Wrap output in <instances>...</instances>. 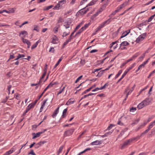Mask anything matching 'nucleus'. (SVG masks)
I'll use <instances>...</instances> for the list:
<instances>
[{
  "mask_svg": "<svg viewBox=\"0 0 155 155\" xmlns=\"http://www.w3.org/2000/svg\"><path fill=\"white\" fill-rule=\"evenodd\" d=\"M140 54L139 53H137L135 54L131 58L127 60L126 61L123 63L122 65L120 66L121 68L123 67L128 62L132 61L133 59H135Z\"/></svg>",
  "mask_w": 155,
  "mask_h": 155,
  "instance_id": "obj_1",
  "label": "nucleus"
},
{
  "mask_svg": "<svg viewBox=\"0 0 155 155\" xmlns=\"http://www.w3.org/2000/svg\"><path fill=\"white\" fill-rule=\"evenodd\" d=\"M132 143V140H131L130 139L127 140L125 141L124 143L121 145V149H124V148H126L127 146L130 145Z\"/></svg>",
  "mask_w": 155,
  "mask_h": 155,
  "instance_id": "obj_2",
  "label": "nucleus"
},
{
  "mask_svg": "<svg viewBox=\"0 0 155 155\" xmlns=\"http://www.w3.org/2000/svg\"><path fill=\"white\" fill-rule=\"evenodd\" d=\"M74 131V129H71L65 131L64 136V137L71 135Z\"/></svg>",
  "mask_w": 155,
  "mask_h": 155,
  "instance_id": "obj_3",
  "label": "nucleus"
},
{
  "mask_svg": "<svg viewBox=\"0 0 155 155\" xmlns=\"http://www.w3.org/2000/svg\"><path fill=\"white\" fill-rule=\"evenodd\" d=\"M43 133H44V132H42V131H41L37 133L36 134L35 133H32V135L33 136L32 139H34L37 137H39L40 136V134Z\"/></svg>",
  "mask_w": 155,
  "mask_h": 155,
  "instance_id": "obj_4",
  "label": "nucleus"
},
{
  "mask_svg": "<svg viewBox=\"0 0 155 155\" xmlns=\"http://www.w3.org/2000/svg\"><path fill=\"white\" fill-rule=\"evenodd\" d=\"M22 39L23 42L27 44L28 45L27 48H29L30 47L31 45L30 42L28 40L25 39L23 38H22Z\"/></svg>",
  "mask_w": 155,
  "mask_h": 155,
  "instance_id": "obj_5",
  "label": "nucleus"
},
{
  "mask_svg": "<svg viewBox=\"0 0 155 155\" xmlns=\"http://www.w3.org/2000/svg\"><path fill=\"white\" fill-rule=\"evenodd\" d=\"M130 30L129 29L127 31H126L124 32H123L122 34L120 39L128 35L130 32Z\"/></svg>",
  "mask_w": 155,
  "mask_h": 155,
  "instance_id": "obj_6",
  "label": "nucleus"
},
{
  "mask_svg": "<svg viewBox=\"0 0 155 155\" xmlns=\"http://www.w3.org/2000/svg\"><path fill=\"white\" fill-rule=\"evenodd\" d=\"M58 38L55 35H54L52 38V41L51 42L53 44H55L58 43Z\"/></svg>",
  "mask_w": 155,
  "mask_h": 155,
  "instance_id": "obj_7",
  "label": "nucleus"
},
{
  "mask_svg": "<svg viewBox=\"0 0 155 155\" xmlns=\"http://www.w3.org/2000/svg\"><path fill=\"white\" fill-rule=\"evenodd\" d=\"M102 143V141L101 140L99 141L97 140L92 142L91 143L92 145H100Z\"/></svg>",
  "mask_w": 155,
  "mask_h": 155,
  "instance_id": "obj_8",
  "label": "nucleus"
},
{
  "mask_svg": "<svg viewBox=\"0 0 155 155\" xmlns=\"http://www.w3.org/2000/svg\"><path fill=\"white\" fill-rule=\"evenodd\" d=\"M85 8H84L82 9H81L77 13V14L79 13L80 14H81V15L85 14L87 12V10H86L85 9Z\"/></svg>",
  "mask_w": 155,
  "mask_h": 155,
  "instance_id": "obj_9",
  "label": "nucleus"
},
{
  "mask_svg": "<svg viewBox=\"0 0 155 155\" xmlns=\"http://www.w3.org/2000/svg\"><path fill=\"white\" fill-rule=\"evenodd\" d=\"M59 107L54 110L52 115L53 118H54V117L56 116L59 112Z\"/></svg>",
  "mask_w": 155,
  "mask_h": 155,
  "instance_id": "obj_10",
  "label": "nucleus"
},
{
  "mask_svg": "<svg viewBox=\"0 0 155 155\" xmlns=\"http://www.w3.org/2000/svg\"><path fill=\"white\" fill-rule=\"evenodd\" d=\"M48 99L44 100L43 101V103L42 104L41 107L40 108V112H41L42 111V110L45 106V104L48 101Z\"/></svg>",
  "mask_w": 155,
  "mask_h": 155,
  "instance_id": "obj_11",
  "label": "nucleus"
},
{
  "mask_svg": "<svg viewBox=\"0 0 155 155\" xmlns=\"http://www.w3.org/2000/svg\"><path fill=\"white\" fill-rule=\"evenodd\" d=\"M95 86V85H93L92 86L90 87L89 88L87 89L84 92H83L82 94V95H83L84 94H86L87 92L90 91L93 87Z\"/></svg>",
  "mask_w": 155,
  "mask_h": 155,
  "instance_id": "obj_12",
  "label": "nucleus"
},
{
  "mask_svg": "<svg viewBox=\"0 0 155 155\" xmlns=\"http://www.w3.org/2000/svg\"><path fill=\"white\" fill-rule=\"evenodd\" d=\"M144 104V105L145 106L148 105L149 104L150 101L148 99H146L142 101Z\"/></svg>",
  "mask_w": 155,
  "mask_h": 155,
  "instance_id": "obj_13",
  "label": "nucleus"
},
{
  "mask_svg": "<svg viewBox=\"0 0 155 155\" xmlns=\"http://www.w3.org/2000/svg\"><path fill=\"white\" fill-rule=\"evenodd\" d=\"M67 111V109L66 108L64 109L62 115L61 116V118H64L66 117V114Z\"/></svg>",
  "mask_w": 155,
  "mask_h": 155,
  "instance_id": "obj_14",
  "label": "nucleus"
},
{
  "mask_svg": "<svg viewBox=\"0 0 155 155\" xmlns=\"http://www.w3.org/2000/svg\"><path fill=\"white\" fill-rule=\"evenodd\" d=\"M13 149V148H11L10 150H9L7 151L4 154V155H9V154H11L12 153V152L14 151Z\"/></svg>",
  "mask_w": 155,
  "mask_h": 155,
  "instance_id": "obj_15",
  "label": "nucleus"
},
{
  "mask_svg": "<svg viewBox=\"0 0 155 155\" xmlns=\"http://www.w3.org/2000/svg\"><path fill=\"white\" fill-rule=\"evenodd\" d=\"M145 106L144 105V104L142 102L137 105V108L138 109H141Z\"/></svg>",
  "mask_w": 155,
  "mask_h": 155,
  "instance_id": "obj_16",
  "label": "nucleus"
},
{
  "mask_svg": "<svg viewBox=\"0 0 155 155\" xmlns=\"http://www.w3.org/2000/svg\"><path fill=\"white\" fill-rule=\"evenodd\" d=\"M129 45V44L127 41H124L122 42L120 44V46L121 47L122 46H126Z\"/></svg>",
  "mask_w": 155,
  "mask_h": 155,
  "instance_id": "obj_17",
  "label": "nucleus"
},
{
  "mask_svg": "<svg viewBox=\"0 0 155 155\" xmlns=\"http://www.w3.org/2000/svg\"><path fill=\"white\" fill-rule=\"evenodd\" d=\"M34 106L32 103H31L27 106L26 109L29 111L31 109L33 108Z\"/></svg>",
  "mask_w": 155,
  "mask_h": 155,
  "instance_id": "obj_18",
  "label": "nucleus"
},
{
  "mask_svg": "<svg viewBox=\"0 0 155 155\" xmlns=\"http://www.w3.org/2000/svg\"><path fill=\"white\" fill-rule=\"evenodd\" d=\"M128 2H125L123 4H121L120 6V7H121V9H122L123 8L125 7L128 4Z\"/></svg>",
  "mask_w": 155,
  "mask_h": 155,
  "instance_id": "obj_19",
  "label": "nucleus"
},
{
  "mask_svg": "<svg viewBox=\"0 0 155 155\" xmlns=\"http://www.w3.org/2000/svg\"><path fill=\"white\" fill-rule=\"evenodd\" d=\"M104 70H103L100 71L96 75V77H101L104 73Z\"/></svg>",
  "mask_w": 155,
  "mask_h": 155,
  "instance_id": "obj_20",
  "label": "nucleus"
},
{
  "mask_svg": "<svg viewBox=\"0 0 155 155\" xmlns=\"http://www.w3.org/2000/svg\"><path fill=\"white\" fill-rule=\"evenodd\" d=\"M142 136H141V134L140 135H138L137 136L134 137L133 138H131L130 139L132 140V142L133 141L135 140H138L139 139L140 137H141Z\"/></svg>",
  "mask_w": 155,
  "mask_h": 155,
  "instance_id": "obj_21",
  "label": "nucleus"
},
{
  "mask_svg": "<svg viewBox=\"0 0 155 155\" xmlns=\"http://www.w3.org/2000/svg\"><path fill=\"white\" fill-rule=\"evenodd\" d=\"M60 6V4L58 3L53 8V9L54 10H58L59 9Z\"/></svg>",
  "mask_w": 155,
  "mask_h": 155,
  "instance_id": "obj_22",
  "label": "nucleus"
},
{
  "mask_svg": "<svg viewBox=\"0 0 155 155\" xmlns=\"http://www.w3.org/2000/svg\"><path fill=\"white\" fill-rule=\"evenodd\" d=\"M73 33H71L70 35L68 38L67 40L69 42L71 41V40L73 38H74L75 37H74V36H73Z\"/></svg>",
  "mask_w": 155,
  "mask_h": 155,
  "instance_id": "obj_23",
  "label": "nucleus"
},
{
  "mask_svg": "<svg viewBox=\"0 0 155 155\" xmlns=\"http://www.w3.org/2000/svg\"><path fill=\"white\" fill-rule=\"evenodd\" d=\"M142 37H141L140 36L138 37L136 39V42L137 43H138L140 41H142L143 40V39L141 38Z\"/></svg>",
  "mask_w": 155,
  "mask_h": 155,
  "instance_id": "obj_24",
  "label": "nucleus"
},
{
  "mask_svg": "<svg viewBox=\"0 0 155 155\" xmlns=\"http://www.w3.org/2000/svg\"><path fill=\"white\" fill-rule=\"evenodd\" d=\"M21 34L22 35H28V33L27 31L24 30L21 31L20 32L19 36H20V35Z\"/></svg>",
  "mask_w": 155,
  "mask_h": 155,
  "instance_id": "obj_25",
  "label": "nucleus"
},
{
  "mask_svg": "<svg viewBox=\"0 0 155 155\" xmlns=\"http://www.w3.org/2000/svg\"><path fill=\"white\" fill-rule=\"evenodd\" d=\"M64 147V145H62L60 147L57 155H59V154L62 152Z\"/></svg>",
  "mask_w": 155,
  "mask_h": 155,
  "instance_id": "obj_26",
  "label": "nucleus"
},
{
  "mask_svg": "<svg viewBox=\"0 0 155 155\" xmlns=\"http://www.w3.org/2000/svg\"><path fill=\"white\" fill-rule=\"evenodd\" d=\"M48 89L46 87L45 88L43 92L41 94V95L38 97V99H40V98L42 97L43 94L45 92V91L47 90Z\"/></svg>",
  "mask_w": 155,
  "mask_h": 155,
  "instance_id": "obj_27",
  "label": "nucleus"
},
{
  "mask_svg": "<svg viewBox=\"0 0 155 155\" xmlns=\"http://www.w3.org/2000/svg\"><path fill=\"white\" fill-rule=\"evenodd\" d=\"M53 5H51L50 6H49L48 7H45V8H44V10H49V9L51 8L52 7H53Z\"/></svg>",
  "mask_w": 155,
  "mask_h": 155,
  "instance_id": "obj_28",
  "label": "nucleus"
},
{
  "mask_svg": "<svg viewBox=\"0 0 155 155\" xmlns=\"http://www.w3.org/2000/svg\"><path fill=\"white\" fill-rule=\"evenodd\" d=\"M47 143V141H40L39 143H37V145H40L41 146L43 144H44V143Z\"/></svg>",
  "mask_w": 155,
  "mask_h": 155,
  "instance_id": "obj_29",
  "label": "nucleus"
},
{
  "mask_svg": "<svg viewBox=\"0 0 155 155\" xmlns=\"http://www.w3.org/2000/svg\"><path fill=\"white\" fill-rule=\"evenodd\" d=\"M62 59L61 58L58 60V61L57 62V63L55 64V66L54 67V69L59 64L60 62L61 61Z\"/></svg>",
  "mask_w": 155,
  "mask_h": 155,
  "instance_id": "obj_30",
  "label": "nucleus"
},
{
  "mask_svg": "<svg viewBox=\"0 0 155 155\" xmlns=\"http://www.w3.org/2000/svg\"><path fill=\"white\" fill-rule=\"evenodd\" d=\"M96 1H94H94H91V2L90 3L88 4L87 6H91L93 5L96 3Z\"/></svg>",
  "mask_w": 155,
  "mask_h": 155,
  "instance_id": "obj_31",
  "label": "nucleus"
},
{
  "mask_svg": "<svg viewBox=\"0 0 155 155\" xmlns=\"http://www.w3.org/2000/svg\"><path fill=\"white\" fill-rule=\"evenodd\" d=\"M150 129H148V128L144 132H143V133H142L141 134V136H142L143 135H144L145 134H147L148 131L150 130Z\"/></svg>",
  "mask_w": 155,
  "mask_h": 155,
  "instance_id": "obj_32",
  "label": "nucleus"
},
{
  "mask_svg": "<svg viewBox=\"0 0 155 155\" xmlns=\"http://www.w3.org/2000/svg\"><path fill=\"white\" fill-rule=\"evenodd\" d=\"M122 71L121 70H120L118 71L117 74L116 75V76L115 77V79H116L122 73Z\"/></svg>",
  "mask_w": 155,
  "mask_h": 155,
  "instance_id": "obj_33",
  "label": "nucleus"
},
{
  "mask_svg": "<svg viewBox=\"0 0 155 155\" xmlns=\"http://www.w3.org/2000/svg\"><path fill=\"white\" fill-rule=\"evenodd\" d=\"M82 32L81 31V30L80 29L78 31V32H77L74 36V37H76L77 36H78V35H80L81 33H82Z\"/></svg>",
  "mask_w": 155,
  "mask_h": 155,
  "instance_id": "obj_34",
  "label": "nucleus"
},
{
  "mask_svg": "<svg viewBox=\"0 0 155 155\" xmlns=\"http://www.w3.org/2000/svg\"><path fill=\"white\" fill-rule=\"evenodd\" d=\"M80 25H78L71 33H73V35H74V33L76 31V30L80 27Z\"/></svg>",
  "mask_w": 155,
  "mask_h": 155,
  "instance_id": "obj_35",
  "label": "nucleus"
},
{
  "mask_svg": "<svg viewBox=\"0 0 155 155\" xmlns=\"http://www.w3.org/2000/svg\"><path fill=\"white\" fill-rule=\"evenodd\" d=\"M125 73H124L120 78L117 81V83H119L126 75Z\"/></svg>",
  "mask_w": 155,
  "mask_h": 155,
  "instance_id": "obj_36",
  "label": "nucleus"
},
{
  "mask_svg": "<svg viewBox=\"0 0 155 155\" xmlns=\"http://www.w3.org/2000/svg\"><path fill=\"white\" fill-rule=\"evenodd\" d=\"M63 21H64L63 19L61 17H60L59 18V19L58 20L57 22L58 23H59L62 22Z\"/></svg>",
  "mask_w": 155,
  "mask_h": 155,
  "instance_id": "obj_37",
  "label": "nucleus"
},
{
  "mask_svg": "<svg viewBox=\"0 0 155 155\" xmlns=\"http://www.w3.org/2000/svg\"><path fill=\"white\" fill-rule=\"evenodd\" d=\"M65 88V86L64 87L61 89H60L59 91L58 92L57 95H58L59 94L62 93L64 90Z\"/></svg>",
  "mask_w": 155,
  "mask_h": 155,
  "instance_id": "obj_38",
  "label": "nucleus"
},
{
  "mask_svg": "<svg viewBox=\"0 0 155 155\" xmlns=\"http://www.w3.org/2000/svg\"><path fill=\"white\" fill-rule=\"evenodd\" d=\"M150 59V58H149L147 59V60L145 61H144L141 65L143 66V67H144L145 65L147 63L148 61V60Z\"/></svg>",
  "mask_w": 155,
  "mask_h": 155,
  "instance_id": "obj_39",
  "label": "nucleus"
},
{
  "mask_svg": "<svg viewBox=\"0 0 155 155\" xmlns=\"http://www.w3.org/2000/svg\"><path fill=\"white\" fill-rule=\"evenodd\" d=\"M91 150V148H87V149H85V150H84V151H83L82 152H81L80 153L81 154L83 153L86 152L88 150Z\"/></svg>",
  "mask_w": 155,
  "mask_h": 155,
  "instance_id": "obj_40",
  "label": "nucleus"
},
{
  "mask_svg": "<svg viewBox=\"0 0 155 155\" xmlns=\"http://www.w3.org/2000/svg\"><path fill=\"white\" fill-rule=\"evenodd\" d=\"M66 2V0H62L59 2L58 3L60 4L61 5L65 3Z\"/></svg>",
  "mask_w": 155,
  "mask_h": 155,
  "instance_id": "obj_41",
  "label": "nucleus"
},
{
  "mask_svg": "<svg viewBox=\"0 0 155 155\" xmlns=\"http://www.w3.org/2000/svg\"><path fill=\"white\" fill-rule=\"evenodd\" d=\"M154 16L152 15L147 20L148 22H150L152 21V20L154 18Z\"/></svg>",
  "mask_w": 155,
  "mask_h": 155,
  "instance_id": "obj_42",
  "label": "nucleus"
},
{
  "mask_svg": "<svg viewBox=\"0 0 155 155\" xmlns=\"http://www.w3.org/2000/svg\"><path fill=\"white\" fill-rule=\"evenodd\" d=\"M146 35H147V33H143L142 34L140 35V36L141 37H141L142 38V39H143L144 38H145L146 37Z\"/></svg>",
  "mask_w": 155,
  "mask_h": 155,
  "instance_id": "obj_43",
  "label": "nucleus"
},
{
  "mask_svg": "<svg viewBox=\"0 0 155 155\" xmlns=\"http://www.w3.org/2000/svg\"><path fill=\"white\" fill-rule=\"evenodd\" d=\"M28 154H31L32 155H36L35 153L34 152L33 150H31L30 152L28 153Z\"/></svg>",
  "mask_w": 155,
  "mask_h": 155,
  "instance_id": "obj_44",
  "label": "nucleus"
},
{
  "mask_svg": "<svg viewBox=\"0 0 155 155\" xmlns=\"http://www.w3.org/2000/svg\"><path fill=\"white\" fill-rule=\"evenodd\" d=\"M12 75V74L11 72L9 71L8 73L6 74V75L8 77H9Z\"/></svg>",
  "mask_w": 155,
  "mask_h": 155,
  "instance_id": "obj_45",
  "label": "nucleus"
},
{
  "mask_svg": "<svg viewBox=\"0 0 155 155\" xmlns=\"http://www.w3.org/2000/svg\"><path fill=\"white\" fill-rule=\"evenodd\" d=\"M83 76V75H81L76 80L75 83H77L82 78Z\"/></svg>",
  "mask_w": 155,
  "mask_h": 155,
  "instance_id": "obj_46",
  "label": "nucleus"
},
{
  "mask_svg": "<svg viewBox=\"0 0 155 155\" xmlns=\"http://www.w3.org/2000/svg\"><path fill=\"white\" fill-rule=\"evenodd\" d=\"M69 32L68 33H66L65 32H64L63 33V35H62V36L63 38H64V37H66L69 35Z\"/></svg>",
  "mask_w": 155,
  "mask_h": 155,
  "instance_id": "obj_47",
  "label": "nucleus"
},
{
  "mask_svg": "<svg viewBox=\"0 0 155 155\" xmlns=\"http://www.w3.org/2000/svg\"><path fill=\"white\" fill-rule=\"evenodd\" d=\"M107 57H108V56L107 57L105 58H104L103 59V60H100L99 61L101 62V63L98 64V65H99L101 64H102L104 62V61L107 58Z\"/></svg>",
  "mask_w": 155,
  "mask_h": 155,
  "instance_id": "obj_48",
  "label": "nucleus"
},
{
  "mask_svg": "<svg viewBox=\"0 0 155 155\" xmlns=\"http://www.w3.org/2000/svg\"><path fill=\"white\" fill-rule=\"evenodd\" d=\"M69 42L67 40L64 43L62 46V48H64L65 46Z\"/></svg>",
  "mask_w": 155,
  "mask_h": 155,
  "instance_id": "obj_49",
  "label": "nucleus"
},
{
  "mask_svg": "<svg viewBox=\"0 0 155 155\" xmlns=\"http://www.w3.org/2000/svg\"><path fill=\"white\" fill-rule=\"evenodd\" d=\"M53 84H52V82H51L46 87L47 89L49 87H51L53 86Z\"/></svg>",
  "mask_w": 155,
  "mask_h": 155,
  "instance_id": "obj_50",
  "label": "nucleus"
},
{
  "mask_svg": "<svg viewBox=\"0 0 155 155\" xmlns=\"http://www.w3.org/2000/svg\"><path fill=\"white\" fill-rule=\"evenodd\" d=\"M136 110V108H134V107H132L130 109V112H134Z\"/></svg>",
  "mask_w": 155,
  "mask_h": 155,
  "instance_id": "obj_51",
  "label": "nucleus"
},
{
  "mask_svg": "<svg viewBox=\"0 0 155 155\" xmlns=\"http://www.w3.org/2000/svg\"><path fill=\"white\" fill-rule=\"evenodd\" d=\"M34 27H35L33 29V30H35L36 31H37L38 32L39 31V29H37L38 26L36 25H35Z\"/></svg>",
  "mask_w": 155,
  "mask_h": 155,
  "instance_id": "obj_52",
  "label": "nucleus"
},
{
  "mask_svg": "<svg viewBox=\"0 0 155 155\" xmlns=\"http://www.w3.org/2000/svg\"><path fill=\"white\" fill-rule=\"evenodd\" d=\"M114 125L113 124H110V125L107 127V130H110L113 127H114Z\"/></svg>",
  "mask_w": 155,
  "mask_h": 155,
  "instance_id": "obj_53",
  "label": "nucleus"
},
{
  "mask_svg": "<svg viewBox=\"0 0 155 155\" xmlns=\"http://www.w3.org/2000/svg\"><path fill=\"white\" fill-rule=\"evenodd\" d=\"M54 49L53 47H51L49 51L50 52H51L53 53H54Z\"/></svg>",
  "mask_w": 155,
  "mask_h": 155,
  "instance_id": "obj_54",
  "label": "nucleus"
},
{
  "mask_svg": "<svg viewBox=\"0 0 155 155\" xmlns=\"http://www.w3.org/2000/svg\"><path fill=\"white\" fill-rule=\"evenodd\" d=\"M102 23L104 24V25H105L107 23V24H109L110 23V21L109 20H106V21H104V22H103Z\"/></svg>",
  "mask_w": 155,
  "mask_h": 155,
  "instance_id": "obj_55",
  "label": "nucleus"
},
{
  "mask_svg": "<svg viewBox=\"0 0 155 155\" xmlns=\"http://www.w3.org/2000/svg\"><path fill=\"white\" fill-rule=\"evenodd\" d=\"M102 23L104 24V25H105L107 23V24H109L110 23V21L109 20H106V21H104V22H103Z\"/></svg>",
  "mask_w": 155,
  "mask_h": 155,
  "instance_id": "obj_56",
  "label": "nucleus"
},
{
  "mask_svg": "<svg viewBox=\"0 0 155 155\" xmlns=\"http://www.w3.org/2000/svg\"><path fill=\"white\" fill-rule=\"evenodd\" d=\"M135 64L136 63H135L132 64L130 67H129L128 68L129 69V70H131L132 69Z\"/></svg>",
  "mask_w": 155,
  "mask_h": 155,
  "instance_id": "obj_57",
  "label": "nucleus"
},
{
  "mask_svg": "<svg viewBox=\"0 0 155 155\" xmlns=\"http://www.w3.org/2000/svg\"><path fill=\"white\" fill-rule=\"evenodd\" d=\"M46 73H46V72H44V73L43 74V75H42L41 77V78L40 79V82H41V80L45 77V75L46 74Z\"/></svg>",
  "mask_w": 155,
  "mask_h": 155,
  "instance_id": "obj_58",
  "label": "nucleus"
},
{
  "mask_svg": "<svg viewBox=\"0 0 155 155\" xmlns=\"http://www.w3.org/2000/svg\"><path fill=\"white\" fill-rule=\"evenodd\" d=\"M121 9V7H118L117 8V9H116V10H115L114 11H115V12H116V13H117V12H118Z\"/></svg>",
  "mask_w": 155,
  "mask_h": 155,
  "instance_id": "obj_59",
  "label": "nucleus"
},
{
  "mask_svg": "<svg viewBox=\"0 0 155 155\" xmlns=\"http://www.w3.org/2000/svg\"><path fill=\"white\" fill-rule=\"evenodd\" d=\"M112 132V131L110 132L109 131L108 132L106 133L105 134V136L106 137H107L108 135H110L111 134Z\"/></svg>",
  "mask_w": 155,
  "mask_h": 155,
  "instance_id": "obj_60",
  "label": "nucleus"
},
{
  "mask_svg": "<svg viewBox=\"0 0 155 155\" xmlns=\"http://www.w3.org/2000/svg\"><path fill=\"white\" fill-rule=\"evenodd\" d=\"M107 4H104L101 7V8H102V9L104 10L105 9L106 6L107 5Z\"/></svg>",
  "mask_w": 155,
  "mask_h": 155,
  "instance_id": "obj_61",
  "label": "nucleus"
},
{
  "mask_svg": "<svg viewBox=\"0 0 155 155\" xmlns=\"http://www.w3.org/2000/svg\"><path fill=\"white\" fill-rule=\"evenodd\" d=\"M116 12H115V11H114V12H112V13L109 16V17H112V15H115L116 14Z\"/></svg>",
  "mask_w": 155,
  "mask_h": 155,
  "instance_id": "obj_62",
  "label": "nucleus"
},
{
  "mask_svg": "<svg viewBox=\"0 0 155 155\" xmlns=\"http://www.w3.org/2000/svg\"><path fill=\"white\" fill-rule=\"evenodd\" d=\"M97 51H98V50H97L94 49V50H91L90 51V53H92L97 52Z\"/></svg>",
  "mask_w": 155,
  "mask_h": 155,
  "instance_id": "obj_63",
  "label": "nucleus"
},
{
  "mask_svg": "<svg viewBox=\"0 0 155 155\" xmlns=\"http://www.w3.org/2000/svg\"><path fill=\"white\" fill-rule=\"evenodd\" d=\"M150 124L153 127V126L155 125V120H154L153 122L150 123Z\"/></svg>",
  "mask_w": 155,
  "mask_h": 155,
  "instance_id": "obj_64",
  "label": "nucleus"
}]
</instances>
